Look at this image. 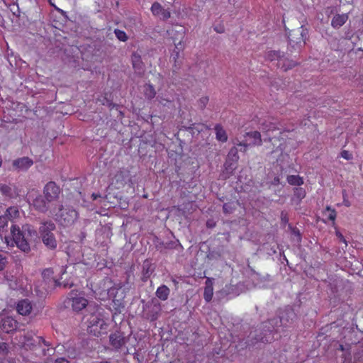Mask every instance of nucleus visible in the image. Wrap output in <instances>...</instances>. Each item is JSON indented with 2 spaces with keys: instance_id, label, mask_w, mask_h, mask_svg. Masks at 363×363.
I'll return each mask as SVG.
<instances>
[{
  "instance_id": "obj_1",
  "label": "nucleus",
  "mask_w": 363,
  "mask_h": 363,
  "mask_svg": "<svg viewBox=\"0 0 363 363\" xmlns=\"http://www.w3.org/2000/svg\"><path fill=\"white\" fill-rule=\"evenodd\" d=\"M56 229L54 222L48 220L40 223L38 231L28 224L23 225L22 228L17 225H12L11 233L16 246L25 253L30 252V243L33 240L37 239L38 234L40 235L39 238L45 247L49 250L55 251L58 246V240L54 233Z\"/></svg>"
},
{
  "instance_id": "obj_2",
  "label": "nucleus",
  "mask_w": 363,
  "mask_h": 363,
  "mask_svg": "<svg viewBox=\"0 0 363 363\" xmlns=\"http://www.w3.org/2000/svg\"><path fill=\"white\" fill-rule=\"evenodd\" d=\"M55 220L64 227L71 226L78 218L77 211L70 206L58 204L50 211Z\"/></svg>"
},
{
  "instance_id": "obj_3",
  "label": "nucleus",
  "mask_w": 363,
  "mask_h": 363,
  "mask_svg": "<svg viewBox=\"0 0 363 363\" xmlns=\"http://www.w3.org/2000/svg\"><path fill=\"white\" fill-rule=\"evenodd\" d=\"M261 134L258 131L246 132L245 134L237 137L233 140V144L240 147V152H246L249 146L262 145Z\"/></svg>"
},
{
  "instance_id": "obj_4",
  "label": "nucleus",
  "mask_w": 363,
  "mask_h": 363,
  "mask_svg": "<svg viewBox=\"0 0 363 363\" xmlns=\"http://www.w3.org/2000/svg\"><path fill=\"white\" fill-rule=\"evenodd\" d=\"M274 339L271 332H266L262 329V323L258 328L251 330L245 341L246 347L255 345L258 342H270Z\"/></svg>"
},
{
  "instance_id": "obj_5",
  "label": "nucleus",
  "mask_w": 363,
  "mask_h": 363,
  "mask_svg": "<svg viewBox=\"0 0 363 363\" xmlns=\"http://www.w3.org/2000/svg\"><path fill=\"white\" fill-rule=\"evenodd\" d=\"M66 303L74 311H80L86 306L88 301L82 292L73 290L69 293Z\"/></svg>"
},
{
  "instance_id": "obj_6",
  "label": "nucleus",
  "mask_w": 363,
  "mask_h": 363,
  "mask_svg": "<svg viewBox=\"0 0 363 363\" xmlns=\"http://www.w3.org/2000/svg\"><path fill=\"white\" fill-rule=\"evenodd\" d=\"M143 303V318L150 321H155L160 316L161 311V306L159 303H145L144 300H142Z\"/></svg>"
},
{
  "instance_id": "obj_7",
  "label": "nucleus",
  "mask_w": 363,
  "mask_h": 363,
  "mask_svg": "<svg viewBox=\"0 0 363 363\" xmlns=\"http://www.w3.org/2000/svg\"><path fill=\"white\" fill-rule=\"evenodd\" d=\"M61 189L54 182H49L43 189V196L45 199L52 203L57 201L60 196Z\"/></svg>"
},
{
  "instance_id": "obj_8",
  "label": "nucleus",
  "mask_w": 363,
  "mask_h": 363,
  "mask_svg": "<svg viewBox=\"0 0 363 363\" xmlns=\"http://www.w3.org/2000/svg\"><path fill=\"white\" fill-rule=\"evenodd\" d=\"M54 271L52 268L45 269L42 272L44 281L48 284V290L54 289L61 286L60 281L53 277Z\"/></svg>"
},
{
  "instance_id": "obj_9",
  "label": "nucleus",
  "mask_w": 363,
  "mask_h": 363,
  "mask_svg": "<svg viewBox=\"0 0 363 363\" xmlns=\"http://www.w3.org/2000/svg\"><path fill=\"white\" fill-rule=\"evenodd\" d=\"M306 35L307 30L301 26L296 30H292L289 35V38L291 43L298 45L303 43L305 45Z\"/></svg>"
},
{
  "instance_id": "obj_10",
  "label": "nucleus",
  "mask_w": 363,
  "mask_h": 363,
  "mask_svg": "<svg viewBox=\"0 0 363 363\" xmlns=\"http://www.w3.org/2000/svg\"><path fill=\"white\" fill-rule=\"evenodd\" d=\"M33 164V161L28 157H23L13 160L12 167L18 172L27 171Z\"/></svg>"
},
{
  "instance_id": "obj_11",
  "label": "nucleus",
  "mask_w": 363,
  "mask_h": 363,
  "mask_svg": "<svg viewBox=\"0 0 363 363\" xmlns=\"http://www.w3.org/2000/svg\"><path fill=\"white\" fill-rule=\"evenodd\" d=\"M32 204L35 210L43 213L48 212L50 207V203L45 199L43 195L37 196L33 200Z\"/></svg>"
},
{
  "instance_id": "obj_12",
  "label": "nucleus",
  "mask_w": 363,
  "mask_h": 363,
  "mask_svg": "<svg viewBox=\"0 0 363 363\" xmlns=\"http://www.w3.org/2000/svg\"><path fill=\"white\" fill-rule=\"evenodd\" d=\"M109 342L111 345L116 350H120L125 345L126 341L125 337L121 333H114L109 335Z\"/></svg>"
},
{
  "instance_id": "obj_13",
  "label": "nucleus",
  "mask_w": 363,
  "mask_h": 363,
  "mask_svg": "<svg viewBox=\"0 0 363 363\" xmlns=\"http://www.w3.org/2000/svg\"><path fill=\"white\" fill-rule=\"evenodd\" d=\"M281 326H282V321L279 316L262 323V329L266 332H271L272 335H273L274 330H277V328Z\"/></svg>"
},
{
  "instance_id": "obj_14",
  "label": "nucleus",
  "mask_w": 363,
  "mask_h": 363,
  "mask_svg": "<svg viewBox=\"0 0 363 363\" xmlns=\"http://www.w3.org/2000/svg\"><path fill=\"white\" fill-rule=\"evenodd\" d=\"M16 328L17 322L12 317L7 316L2 318L1 323V328L4 332L9 333L15 330Z\"/></svg>"
},
{
  "instance_id": "obj_15",
  "label": "nucleus",
  "mask_w": 363,
  "mask_h": 363,
  "mask_svg": "<svg viewBox=\"0 0 363 363\" xmlns=\"http://www.w3.org/2000/svg\"><path fill=\"white\" fill-rule=\"evenodd\" d=\"M279 317L282 321V327L286 328L293 323L296 318V314L293 309L286 308L280 313Z\"/></svg>"
},
{
  "instance_id": "obj_16",
  "label": "nucleus",
  "mask_w": 363,
  "mask_h": 363,
  "mask_svg": "<svg viewBox=\"0 0 363 363\" xmlns=\"http://www.w3.org/2000/svg\"><path fill=\"white\" fill-rule=\"evenodd\" d=\"M32 310L31 302L28 299H23L18 302L16 306L17 312L22 315H28Z\"/></svg>"
},
{
  "instance_id": "obj_17",
  "label": "nucleus",
  "mask_w": 363,
  "mask_h": 363,
  "mask_svg": "<svg viewBox=\"0 0 363 363\" xmlns=\"http://www.w3.org/2000/svg\"><path fill=\"white\" fill-rule=\"evenodd\" d=\"M348 18L349 16L347 13L335 15L331 21L332 27L335 29L340 28L346 23Z\"/></svg>"
},
{
  "instance_id": "obj_18",
  "label": "nucleus",
  "mask_w": 363,
  "mask_h": 363,
  "mask_svg": "<svg viewBox=\"0 0 363 363\" xmlns=\"http://www.w3.org/2000/svg\"><path fill=\"white\" fill-rule=\"evenodd\" d=\"M154 271L155 267L153 266L152 262L148 259H145L143 264L142 280L143 281H146L150 278V277L151 276Z\"/></svg>"
},
{
  "instance_id": "obj_19",
  "label": "nucleus",
  "mask_w": 363,
  "mask_h": 363,
  "mask_svg": "<svg viewBox=\"0 0 363 363\" xmlns=\"http://www.w3.org/2000/svg\"><path fill=\"white\" fill-rule=\"evenodd\" d=\"M170 289L166 285L159 286L156 291V296L162 301H166L169 295Z\"/></svg>"
},
{
  "instance_id": "obj_20",
  "label": "nucleus",
  "mask_w": 363,
  "mask_h": 363,
  "mask_svg": "<svg viewBox=\"0 0 363 363\" xmlns=\"http://www.w3.org/2000/svg\"><path fill=\"white\" fill-rule=\"evenodd\" d=\"M124 296L121 295L117 296L116 294L113 298V307L116 312L120 313L121 311V308L125 307V302L123 301Z\"/></svg>"
},
{
  "instance_id": "obj_21",
  "label": "nucleus",
  "mask_w": 363,
  "mask_h": 363,
  "mask_svg": "<svg viewBox=\"0 0 363 363\" xmlns=\"http://www.w3.org/2000/svg\"><path fill=\"white\" fill-rule=\"evenodd\" d=\"M216 139L221 142H226L228 140V136L225 130L220 125H216L215 127Z\"/></svg>"
},
{
  "instance_id": "obj_22",
  "label": "nucleus",
  "mask_w": 363,
  "mask_h": 363,
  "mask_svg": "<svg viewBox=\"0 0 363 363\" xmlns=\"http://www.w3.org/2000/svg\"><path fill=\"white\" fill-rule=\"evenodd\" d=\"M238 151H240V147L234 144L228 154V159L233 162H237L239 160Z\"/></svg>"
},
{
  "instance_id": "obj_23",
  "label": "nucleus",
  "mask_w": 363,
  "mask_h": 363,
  "mask_svg": "<svg viewBox=\"0 0 363 363\" xmlns=\"http://www.w3.org/2000/svg\"><path fill=\"white\" fill-rule=\"evenodd\" d=\"M24 344L28 346L29 349L32 350L38 345L37 338L35 340L33 338L32 335L29 333H27L24 336Z\"/></svg>"
},
{
  "instance_id": "obj_24",
  "label": "nucleus",
  "mask_w": 363,
  "mask_h": 363,
  "mask_svg": "<svg viewBox=\"0 0 363 363\" xmlns=\"http://www.w3.org/2000/svg\"><path fill=\"white\" fill-rule=\"evenodd\" d=\"M89 323L91 327L99 326L101 328L104 324V320L97 315H91L89 318Z\"/></svg>"
},
{
  "instance_id": "obj_25",
  "label": "nucleus",
  "mask_w": 363,
  "mask_h": 363,
  "mask_svg": "<svg viewBox=\"0 0 363 363\" xmlns=\"http://www.w3.org/2000/svg\"><path fill=\"white\" fill-rule=\"evenodd\" d=\"M287 182L294 186H301L303 184V178L298 175H289L287 177Z\"/></svg>"
},
{
  "instance_id": "obj_26",
  "label": "nucleus",
  "mask_w": 363,
  "mask_h": 363,
  "mask_svg": "<svg viewBox=\"0 0 363 363\" xmlns=\"http://www.w3.org/2000/svg\"><path fill=\"white\" fill-rule=\"evenodd\" d=\"M179 245H180V243H179V240H172V241H169V242H162L160 243V245H157V247L160 249H162V248L175 249Z\"/></svg>"
},
{
  "instance_id": "obj_27",
  "label": "nucleus",
  "mask_w": 363,
  "mask_h": 363,
  "mask_svg": "<svg viewBox=\"0 0 363 363\" xmlns=\"http://www.w3.org/2000/svg\"><path fill=\"white\" fill-rule=\"evenodd\" d=\"M10 219L15 218L19 216V211L18 207L11 206L7 208L5 214Z\"/></svg>"
},
{
  "instance_id": "obj_28",
  "label": "nucleus",
  "mask_w": 363,
  "mask_h": 363,
  "mask_svg": "<svg viewBox=\"0 0 363 363\" xmlns=\"http://www.w3.org/2000/svg\"><path fill=\"white\" fill-rule=\"evenodd\" d=\"M132 62L133 68L135 70L140 71L143 69V62L141 61L140 55H133L132 58Z\"/></svg>"
},
{
  "instance_id": "obj_29",
  "label": "nucleus",
  "mask_w": 363,
  "mask_h": 363,
  "mask_svg": "<svg viewBox=\"0 0 363 363\" xmlns=\"http://www.w3.org/2000/svg\"><path fill=\"white\" fill-rule=\"evenodd\" d=\"M145 96L148 99H152L155 96L156 92L153 86L147 84L145 86Z\"/></svg>"
},
{
  "instance_id": "obj_30",
  "label": "nucleus",
  "mask_w": 363,
  "mask_h": 363,
  "mask_svg": "<svg viewBox=\"0 0 363 363\" xmlns=\"http://www.w3.org/2000/svg\"><path fill=\"white\" fill-rule=\"evenodd\" d=\"M323 215L327 216L328 220L335 221L336 218V211L334 209H332L330 206H327L325 210L323 211Z\"/></svg>"
},
{
  "instance_id": "obj_31",
  "label": "nucleus",
  "mask_w": 363,
  "mask_h": 363,
  "mask_svg": "<svg viewBox=\"0 0 363 363\" xmlns=\"http://www.w3.org/2000/svg\"><path fill=\"white\" fill-rule=\"evenodd\" d=\"M213 295V288L210 286H205L203 298L206 302L211 301Z\"/></svg>"
},
{
  "instance_id": "obj_32",
  "label": "nucleus",
  "mask_w": 363,
  "mask_h": 363,
  "mask_svg": "<svg viewBox=\"0 0 363 363\" xmlns=\"http://www.w3.org/2000/svg\"><path fill=\"white\" fill-rule=\"evenodd\" d=\"M0 192L3 195L8 196H11L13 194L11 187L5 184H0Z\"/></svg>"
},
{
  "instance_id": "obj_33",
  "label": "nucleus",
  "mask_w": 363,
  "mask_h": 363,
  "mask_svg": "<svg viewBox=\"0 0 363 363\" xmlns=\"http://www.w3.org/2000/svg\"><path fill=\"white\" fill-rule=\"evenodd\" d=\"M265 57L270 61L279 60L281 57L280 52L270 50L266 53Z\"/></svg>"
},
{
  "instance_id": "obj_34",
  "label": "nucleus",
  "mask_w": 363,
  "mask_h": 363,
  "mask_svg": "<svg viewBox=\"0 0 363 363\" xmlns=\"http://www.w3.org/2000/svg\"><path fill=\"white\" fill-rule=\"evenodd\" d=\"M114 33H115L116 36L117 37V38L121 41L125 42L128 39L126 33L121 30L116 29L114 30Z\"/></svg>"
},
{
  "instance_id": "obj_35",
  "label": "nucleus",
  "mask_w": 363,
  "mask_h": 363,
  "mask_svg": "<svg viewBox=\"0 0 363 363\" xmlns=\"http://www.w3.org/2000/svg\"><path fill=\"white\" fill-rule=\"evenodd\" d=\"M162 9L163 8L162 7V6L157 2H155L151 7V11L152 13L155 16L160 15Z\"/></svg>"
},
{
  "instance_id": "obj_36",
  "label": "nucleus",
  "mask_w": 363,
  "mask_h": 363,
  "mask_svg": "<svg viewBox=\"0 0 363 363\" xmlns=\"http://www.w3.org/2000/svg\"><path fill=\"white\" fill-rule=\"evenodd\" d=\"M181 48H182V44H181V41H180V42H179L178 44H175V49L174 50L173 53L172 55V57L174 62H179L177 60L179 59V51H177L176 50H179Z\"/></svg>"
},
{
  "instance_id": "obj_37",
  "label": "nucleus",
  "mask_w": 363,
  "mask_h": 363,
  "mask_svg": "<svg viewBox=\"0 0 363 363\" xmlns=\"http://www.w3.org/2000/svg\"><path fill=\"white\" fill-rule=\"evenodd\" d=\"M294 196L301 200L306 196V191L303 188H296L294 189Z\"/></svg>"
},
{
  "instance_id": "obj_38",
  "label": "nucleus",
  "mask_w": 363,
  "mask_h": 363,
  "mask_svg": "<svg viewBox=\"0 0 363 363\" xmlns=\"http://www.w3.org/2000/svg\"><path fill=\"white\" fill-rule=\"evenodd\" d=\"M208 98L207 96L201 97L198 101V106H199V108L203 110L206 107V104H208Z\"/></svg>"
},
{
  "instance_id": "obj_39",
  "label": "nucleus",
  "mask_w": 363,
  "mask_h": 363,
  "mask_svg": "<svg viewBox=\"0 0 363 363\" xmlns=\"http://www.w3.org/2000/svg\"><path fill=\"white\" fill-rule=\"evenodd\" d=\"M9 352V345L6 342H0V353L3 355Z\"/></svg>"
},
{
  "instance_id": "obj_40",
  "label": "nucleus",
  "mask_w": 363,
  "mask_h": 363,
  "mask_svg": "<svg viewBox=\"0 0 363 363\" xmlns=\"http://www.w3.org/2000/svg\"><path fill=\"white\" fill-rule=\"evenodd\" d=\"M354 363H363V351L358 352L354 357Z\"/></svg>"
},
{
  "instance_id": "obj_41",
  "label": "nucleus",
  "mask_w": 363,
  "mask_h": 363,
  "mask_svg": "<svg viewBox=\"0 0 363 363\" xmlns=\"http://www.w3.org/2000/svg\"><path fill=\"white\" fill-rule=\"evenodd\" d=\"M233 209V207L230 203H224L223 206V212L226 214L232 213Z\"/></svg>"
},
{
  "instance_id": "obj_42",
  "label": "nucleus",
  "mask_w": 363,
  "mask_h": 363,
  "mask_svg": "<svg viewBox=\"0 0 363 363\" xmlns=\"http://www.w3.org/2000/svg\"><path fill=\"white\" fill-rule=\"evenodd\" d=\"M7 223L8 217L6 215L0 216V228H4L5 226L7 225Z\"/></svg>"
},
{
  "instance_id": "obj_43",
  "label": "nucleus",
  "mask_w": 363,
  "mask_h": 363,
  "mask_svg": "<svg viewBox=\"0 0 363 363\" xmlns=\"http://www.w3.org/2000/svg\"><path fill=\"white\" fill-rule=\"evenodd\" d=\"M341 157L347 160H350L352 159V155L347 150H342L341 152Z\"/></svg>"
},
{
  "instance_id": "obj_44",
  "label": "nucleus",
  "mask_w": 363,
  "mask_h": 363,
  "mask_svg": "<svg viewBox=\"0 0 363 363\" xmlns=\"http://www.w3.org/2000/svg\"><path fill=\"white\" fill-rule=\"evenodd\" d=\"M275 128V126L272 123H269V125L266 124L265 123H262V130L269 131Z\"/></svg>"
},
{
  "instance_id": "obj_45",
  "label": "nucleus",
  "mask_w": 363,
  "mask_h": 363,
  "mask_svg": "<svg viewBox=\"0 0 363 363\" xmlns=\"http://www.w3.org/2000/svg\"><path fill=\"white\" fill-rule=\"evenodd\" d=\"M54 352V349L52 348H48V349H42V355L43 356H50L53 354Z\"/></svg>"
},
{
  "instance_id": "obj_46",
  "label": "nucleus",
  "mask_w": 363,
  "mask_h": 363,
  "mask_svg": "<svg viewBox=\"0 0 363 363\" xmlns=\"http://www.w3.org/2000/svg\"><path fill=\"white\" fill-rule=\"evenodd\" d=\"M160 15L162 16V18L164 20L168 19L170 18V12L168 10L162 9V12L160 13Z\"/></svg>"
},
{
  "instance_id": "obj_47",
  "label": "nucleus",
  "mask_w": 363,
  "mask_h": 363,
  "mask_svg": "<svg viewBox=\"0 0 363 363\" xmlns=\"http://www.w3.org/2000/svg\"><path fill=\"white\" fill-rule=\"evenodd\" d=\"M61 286L60 287H63L64 289H69L73 286L72 282H69V281H64L61 282Z\"/></svg>"
},
{
  "instance_id": "obj_48",
  "label": "nucleus",
  "mask_w": 363,
  "mask_h": 363,
  "mask_svg": "<svg viewBox=\"0 0 363 363\" xmlns=\"http://www.w3.org/2000/svg\"><path fill=\"white\" fill-rule=\"evenodd\" d=\"M342 195H343V204L347 206V207H349L351 206V203L350 201L346 198V191L345 190H343L342 191Z\"/></svg>"
},
{
  "instance_id": "obj_49",
  "label": "nucleus",
  "mask_w": 363,
  "mask_h": 363,
  "mask_svg": "<svg viewBox=\"0 0 363 363\" xmlns=\"http://www.w3.org/2000/svg\"><path fill=\"white\" fill-rule=\"evenodd\" d=\"M288 62V64L287 65H284V67H285V70H287L288 69H291L293 67H294L297 63L294 61H287Z\"/></svg>"
},
{
  "instance_id": "obj_50",
  "label": "nucleus",
  "mask_w": 363,
  "mask_h": 363,
  "mask_svg": "<svg viewBox=\"0 0 363 363\" xmlns=\"http://www.w3.org/2000/svg\"><path fill=\"white\" fill-rule=\"evenodd\" d=\"M6 259L0 255V271L3 270L6 266Z\"/></svg>"
},
{
  "instance_id": "obj_51",
  "label": "nucleus",
  "mask_w": 363,
  "mask_h": 363,
  "mask_svg": "<svg viewBox=\"0 0 363 363\" xmlns=\"http://www.w3.org/2000/svg\"><path fill=\"white\" fill-rule=\"evenodd\" d=\"M37 340H38V345H40V343H43L44 345L47 346V347H49L50 345L49 344V342H48L46 340H45L42 337L40 336H38L37 337Z\"/></svg>"
},
{
  "instance_id": "obj_52",
  "label": "nucleus",
  "mask_w": 363,
  "mask_h": 363,
  "mask_svg": "<svg viewBox=\"0 0 363 363\" xmlns=\"http://www.w3.org/2000/svg\"><path fill=\"white\" fill-rule=\"evenodd\" d=\"M55 363H70V362L67 359H66L65 357H59L55 359Z\"/></svg>"
},
{
  "instance_id": "obj_53",
  "label": "nucleus",
  "mask_w": 363,
  "mask_h": 363,
  "mask_svg": "<svg viewBox=\"0 0 363 363\" xmlns=\"http://www.w3.org/2000/svg\"><path fill=\"white\" fill-rule=\"evenodd\" d=\"M181 62H174V67H173V72H177V71L180 68Z\"/></svg>"
},
{
  "instance_id": "obj_54",
  "label": "nucleus",
  "mask_w": 363,
  "mask_h": 363,
  "mask_svg": "<svg viewBox=\"0 0 363 363\" xmlns=\"http://www.w3.org/2000/svg\"><path fill=\"white\" fill-rule=\"evenodd\" d=\"M336 235L337 236V238L340 239V241L343 242L347 245V242L341 233L337 232Z\"/></svg>"
},
{
  "instance_id": "obj_55",
  "label": "nucleus",
  "mask_w": 363,
  "mask_h": 363,
  "mask_svg": "<svg viewBox=\"0 0 363 363\" xmlns=\"http://www.w3.org/2000/svg\"><path fill=\"white\" fill-rule=\"evenodd\" d=\"M48 1L50 2V4L51 6H52L53 7H55V9L58 12H60V13H62V14H65V12L63 10H62V9H59V8L56 7V6H55V5L51 2V0H48Z\"/></svg>"
},
{
  "instance_id": "obj_56",
  "label": "nucleus",
  "mask_w": 363,
  "mask_h": 363,
  "mask_svg": "<svg viewBox=\"0 0 363 363\" xmlns=\"http://www.w3.org/2000/svg\"><path fill=\"white\" fill-rule=\"evenodd\" d=\"M206 286L213 287V283L210 278H207L206 281Z\"/></svg>"
},
{
  "instance_id": "obj_57",
  "label": "nucleus",
  "mask_w": 363,
  "mask_h": 363,
  "mask_svg": "<svg viewBox=\"0 0 363 363\" xmlns=\"http://www.w3.org/2000/svg\"><path fill=\"white\" fill-rule=\"evenodd\" d=\"M214 30L218 33H222L224 31V29L222 27H215Z\"/></svg>"
},
{
  "instance_id": "obj_58",
  "label": "nucleus",
  "mask_w": 363,
  "mask_h": 363,
  "mask_svg": "<svg viewBox=\"0 0 363 363\" xmlns=\"http://www.w3.org/2000/svg\"><path fill=\"white\" fill-rule=\"evenodd\" d=\"M91 197L93 200H96L98 198L101 197V195L99 194H92Z\"/></svg>"
},
{
  "instance_id": "obj_59",
  "label": "nucleus",
  "mask_w": 363,
  "mask_h": 363,
  "mask_svg": "<svg viewBox=\"0 0 363 363\" xmlns=\"http://www.w3.org/2000/svg\"><path fill=\"white\" fill-rule=\"evenodd\" d=\"M279 184V177H275L272 182V184L274 185H277Z\"/></svg>"
},
{
  "instance_id": "obj_60",
  "label": "nucleus",
  "mask_w": 363,
  "mask_h": 363,
  "mask_svg": "<svg viewBox=\"0 0 363 363\" xmlns=\"http://www.w3.org/2000/svg\"><path fill=\"white\" fill-rule=\"evenodd\" d=\"M99 363H111V362H108V361H101V362H100Z\"/></svg>"
},
{
  "instance_id": "obj_61",
  "label": "nucleus",
  "mask_w": 363,
  "mask_h": 363,
  "mask_svg": "<svg viewBox=\"0 0 363 363\" xmlns=\"http://www.w3.org/2000/svg\"><path fill=\"white\" fill-rule=\"evenodd\" d=\"M264 141H267V139H265V140H264ZM267 141H271V138H269L267 139Z\"/></svg>"
},
{
  "instance_id": "obj_62",
  "label": "nucleus",
  "mask_w": 363,
  "mask_h": 363,
  "mask_svg": "<svg viewBox=\"0 0 363 363\" xmlns=\"http://www.w3.org/2000/svg\"><path fill=\"white\" fill-rule=\"evenodd\" d=\"M113 291H114V289H111V291H110L111 294H113Z\"/></svg>"
},
{
  "instance_id": "obj_63",
  "label": "nucleus",
  "mask_w": 363,
  "mask_h": 363,
  "mask_svg": "<svg viewBox=\"0 0 363 363\" xmlns=\"http://www.w3.org/2000/svg\"><path fill=\"white\" fill-rule=\"evenodd\" d=\"M340 349L343 350V347L342 345H340Z\"/></svg>"
},
{
  "instance_id": "obj_64",
  "label": "nucleus",
  "mask_w": 363,
  "mask_h": 363,
  "mask_svg": "<svg viewBox=\"0 0 363 363\" xmlns=\"http://www.w3.org/2000/svg\"><path fill=\"white\" fill-rule=\"evenodd\" d=\"M120 290H121V289H118V291H120ZM116 294H118V291H116Z\"/></svg>"
}]
</instances>
